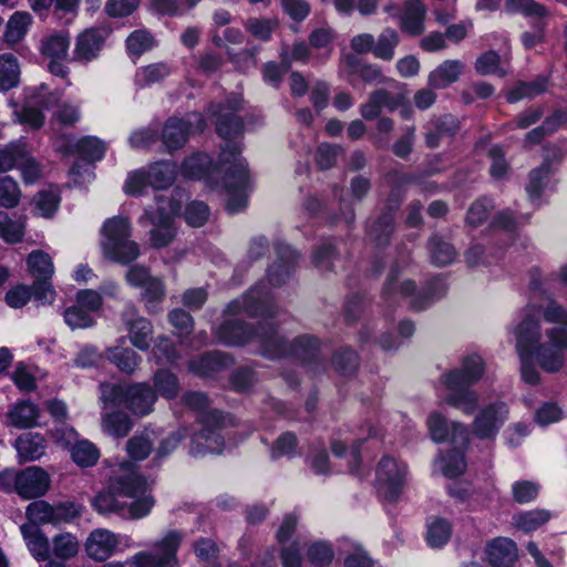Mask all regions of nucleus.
Returning <instances> with one entry per match:
<instances>
[{"mask_svg": "<svg viewBox=\"0 0 567 567\" xmlns=\"http://www.w3.org/2000/svg\"><path fill=\"white\" fill-rule=\"evenodd\" d=\"M332 362L340 374L349 375L357 370L359 365V358L353 350L343 348L334 354Z\"/></svg>", "mask_w": 567, "mask_h": 567, "instance_id": "nucleus-64", "label": "nucleus"}, {"mask_svg": "<svg viewBox=\"0 0 567 567\" xmlns=\"http://www.w3.org/2000/svg\"><path fill=\"white\" fill-rule=\"evenodd\" d=\"M53 554L61 559H70L74 557L80 549L78 538L70 533L56 535L53 540Z\"/></svg>", "mask_w": 567, "mask_h": 567, "instance_id": "nucleus-54", "label": "nucleus"}, {"mask_svg": "<svg viewBox=\"0 0 567 567\" xmlns=\"http://www.w3.org/2000/svg\"><path fill=\"white\" fill-rule=\"evenodd\" d=\"M245 29L258 40L267 41L277 28L278 22L275 19L249 18L245 22Z\"/></svg>", "mask_w": 567, "mask_h": 567, "instance_id": "nucleus-61", "label": "nucleus"}, {"mask_svg": "<svg viewBox=\"0 0 567 567\" xmlns=\"http://www.w3.org/2000/svg\"><path fill=\"white\" fill-rule=\"evenodd\" d=\"M28 268L34 280L51 279L54 266L51 257L41 250L32 251L27 259Z\"/></svg>", "mask_w": 567, "mask_h": 567, "instance_id": "nucleus-37", "label": "nucleus"}, {"mask_svg": "<svg viewBox=\"0 0 567 567\" xmlns=\"http://www.w3.org/2000/svg\"><path fill=\"white\" fill-rule=\"evenodd\" d=\"M18 456L23 462L39 460L44 455L47 444L44 437L39 433L28 432L16 440Z\"/></svg>", "mask_w": 567, "mask_h": 567, "instance_id": "nucleus-29", "label": "nucleus"}, {"mask_svg": "<svg viewBox=\"0 0 567 567\" xmlns=\"http://www.w3.org/2000/svg\"><path fill=\"white\" fill-rule=\"evenodd\" d=\"M399 43V34L393 29H385L381 32L377 43L373 44V54L382 60H391L394 49Z\"/></svg>", "mask_w": 567, "mask_h": 567, "instance_id": "nucleus-53", "label": "nucleus"}, {"mask_svg": "<svg viewBox=\"0 0 567 567\" xmlns=\"http://www.w3.org/2000/svg\"><path fill=\"white\" fill-rule=\"evenodd\" d=\"M184 535L169 530L155 546L156 551H140L127 563L134 567H178L177 549Z\"/></svg>", "mask_w": 567, "mask_h": 567, "instance_id": "nucleus-12", "label": "nucleus"}, {"mask_svg": "<svg viewBox=\"0 0 567 567\" xmlns=\"http://www.w3.org/2000/svg\"><path fill=\"white\" fill-rule=\"evenodd\" d=\"M107 359L125 373H133L141 362V357L132 349L114 347L107 350Z\"/></svg>", "mask_w": 567, "mask_h": 567, "instance_id": "nucleus-40", "label": "nucleus"}, {"mask_svg": "<svg viewBox=\"0 0 567 567\" xmlns=\"http://www.w3.org/2000/svg\"><path fill=\"white\" fill-rule=\"evenodd\" d=\"M100 389L104 410L109 406L115 408L122 404L125 405V400L127 398V386L121 384L103 383L101 384Z\"/></svg>", "mask_w": 567, "mask_h": 567, "instance_id": "nucleus-58", "label": "nucleus"}, {"mask_svg": "<svg viewBox=\"0 0 567 567\" xmlns=\"http://www.w3.org/2000/svg\"><path fill=\"white\" fill-rule=\"evenodd\" d=\"M486 556L494 567H511L518 557L516 544L506 537H497L486 546Z\"/></svg>", "mask_w": 567, "mask_h": 567, "instance_id": "nucleus-24", "label": "nucleus"}, {"mask_svg": "<svg viewBox=\"0 0 567 567\" xmlns=\"http://www.w3.org/2000/svg\"><path fill=\"white\" fill-rule=\"evenodd\" d=\"M464 64L458 60H447L440 64L429 75V85L434 89H444L457 81Z\"/></svg>", "mask_w": 567, "mask_h": 567, "instance_id": "nucleus-31", "label": "nucleus"}, {"mask_svg": "<svg viewBox=\"0 0 567 567\" xmlns=\"http://www.w3.org/2000/svg\"><path fill=\"white\" fill-rule=\"evenodd\" d=\"M451 524L443 518L432 517L427 523L426 542L432 548L444 546L451 538Z\"/></svg>", "mask_w": 567, "mask_h": 567, "instance_id": "nucleus-43", "label": "nucleus"}, {"mask_svg": "<svg viewBox=\"0 0 567 567\" xmlns=\"http://www.w3.org/2000/svg\"><path fill=\"white\" fill-rule=\"evenodd\" d=\"M31 24L32 17L28 12H14L7 22L3 34L4 41L10 45L19 43L28 33Z\"/></svg>", "mask_w": 567, "mask_h": 567, "instance_id": "nucleus-32", "label": "nucleus"}, {"mask_svg": "<svg viewBox=\"0 0 567 567\" xmlns=\"http://www.w3.org/2000/svg\"><path fill=\"white\" fill-rule=\"evenodd\" d=\"M171 71L166 63H153L137 70L134 81L138 87L150 86L167 78Z\"/></svg>", "mask_w": 567, "mask_h": 567, "instance_id": "nucleus-45", "label": "nucleus"}, {"mask_svg": "<svg viewBox=\"0 0 567 567\" xmlns=\"http://www.w3.org/2000/svg\"><path fill=\"white\" fill-rule=\"evenodd\" d=\"M0 215V237L7 243H18L24 235V220L21 215Z\"/></svg>", "mask_w": 567, "mask_h": 567, "instance_id": "nucleus-47", "label": "nucleus"}, {"mask_svg": "<svg viewBox=\"0 0 567 567\" xmlns=\"http://www.w3.org/2000/svg\"><path fill=\"white\" fill-rule=\"evenodd\" d=\"M60 202V190L56 187L50 186L40 190L33 197L32 205L42 213H54L59 208Z\"/></svg>", "mask_w": 567, "mask_h": 567, "instance_id": "nucleus-56", "label": "nucleus"}, {"mask_svg": "<svg viewBox=\"0 0 567 567\" xmlns=\"http://www.w3.org/2000/svg\"><path fill=\"white\" fill-rule=\"evenodd\" d=\"M118 544L117 535L109 529L97 528L89 535L85 550L92 559L103 561L114 553Z\"/></svg>", "mask_w": 567, "mask_h": 567, "instance_id": "nucleus-19", "label": "nucleus"}, {"mask_svg": "<svg viewBox=\"0 0 567 567\" xmlns=\"http://www.w3.org/2000/svg\"><path fill=\"white\" fill-rule=\"evenodd\" d=\"M437 462L443 474L447 477L460 476L466 468L464 454L458 449H454L447 452L445 455L440 456Z\"/></svg>", "mask_w": 567, "mask_h": 567, "instance_id": "nucleus-52", "label": "nucleus"}, {"mask_svg": "<svg viewBox=\"0 0 567 567\" xmlns=\"http://www.w3.org/2000/svg\"><path fill=\"white\" fill-rule=\"evenodd\" d=\"M399 102L385 91H377L371 94L369 101L362 105L361 114L365 120L375 118L383 107L394 110Z\"/></svg>", "mask_w": 567, "mask_h": 567, "instance_id": "nucleus-39", "label": "nucleus"}, {"mask_svg": "<svg viewBox=\"0 0 567 567\" xmlns=\"http://www.w3.org/2000/svg\"><path fill=\"white\" fill-rule=\"evenodd\" d=\"M157 213H179L185 208V213H207L208 207L203 202L188 203V195L181 188L174 189L168 199L157 197Z\"/></svg>", "mask_w": 567, "mask_h": 567, "instance_id": "nucleus-25", "label": "nucleus"}, {"mask_svg": "<svg viewBox=\"0 0 567 567\" xmlns=\"http://www.w3.org/2000/svg\"><path fill=\"white\" fill-rule=\"evenodd\" d=\"M205 120L199 113L187 114L185 118H169L163 130V141L168 148H178L184 145L187 136L195 132H202Z\"/></svg>", "mask_w": 567, "mask_h": 567, "instance_id": "nucleus-15", "label": "nucleus"}, {"mask_svg": "<svg viewBox=\"0 0 567 567\" xmlns=\"http://www.w3.org/2000/svg\"><path fill=\"white\" fill-rule=\"evenodd\" d=\"M153 382L156 392L167 400L175 399L179 393L177 377L167 370H158L155 372Z\"/></svg>", "mask_w": 567, "mask_h": 567, "instance_id": "nucleus-48", "label": "nucleus"}, {"mask_svg": "<svg viewBox=\"0 0 567 567\" xmlns=\"http://www.w3.org/2000/svg\"><path fill=\"white\" fill-rule=\"evenodd\" d=\"M181 173L190 179L214 181L217 176L224 175V184L227 188V208L230 212L247 208V193L251 177L246 161L240 156L237 143H228L219 155L217 164L212 163L206 154H195L186 158L182 165Z\"/></svg>", "mask_w": 567, "mask_h": 567, "instance_id": "nucleus-2", "label": "nucleus"}, {"mask_svg": "<svg viewBox=\"0 0 567 567\" xmlns=\"http://www.w3.org/2000/svg\"><path fill=\"white\" fill-rule=\"evenodd\" d=\"M334 553L326 542H313L308 545L307 558L316 566H324L332 561Z\"/></svg>", "mask_w": 567, "mask_h": 567, "instance_id": "nucleus-63", "label": "nucleus"}, {"mask_svg": "<svg viewBox=\"0 0 567 567\" xmlns=\"http://www.w3.org/2000/svg\"><path fill=\"white\" fill-rule=\"evenodd\" d=\"M103 431L114 437H123L132 429L130 416L121 411L105 413L102 416Z\"/></svg>", "mask_w": 567, "mask_h": 567, "instance_id": "nucleus-42", "label": "nucleus"}, {"mask_svg": "<svg viewBox=\"0 0 567 567\" xmlns=\"http://www.w3.org/2000/svg\"><path fill=\"white\" fill-rule=\"evenodd\" d=\"M50 475L39 466H29L19 471L18 495L23 499L43 496L50 488Z\"/></svg>", "mask_w": 567, "mask_h": 567, "instance_id": "nucleus-16", "label": "nucleus"}, {"mask_svg": "<svg viewBox=\"0 0 567 567\" xmlns=\"http://www.w3.org/2000/svg\"><path fill=\"white\" fill-rule=\"evenodd\" d=\"M182 402L200 413L199 429L190 436L189 453L193 456L220 454L226 449V441H230V429L235 426L234 417L218 410L207 411L209 401L202 392H186L182 396Z\"/></svg>", "mask_w": 567, "mask_h": 567, "instance_id": "nucleus-5", "label": "nucleus"}, {"mask_svg": "<svg viewBox=\"0 0 567 567\" xmlns=\"http://www.w3.org/2000/svg\"><path fill=\"white\" fill-rule=\"evenodd\" d=\"M122 319L128 329L132 344L142 351L147 350L153 336L151 321L146 318L137 317L136 309L132 306L123 311Z\"/></svg>", "mask_w": 567, "mask_h": 567, "instance_id": "nucleus-18", "label": "nucleus"}, {"mask_svg": "<svg viewBox=\"0 0 567 567\" xmlns=\"http://www.w3.org/2000/svg\"><path fill=\"white\" fill-rule=\"evenodd\" d=\"M20 65L18 59L6 53L0 55V90L8 91L19 83Z\"/></svg>", "mask_w": 567, "mask_h": 567, "instance_id": "nucleus-38", "label": "nucleus"}, {"mask_svg": "<svg viewBox=\"0 0 567 567\" xmlns=\"http://www.w3.org/2000/svg\"><path fill=\"white\" fill-rule=\"evenodd\" d=\"M554 171L547 162L530 172L526 193L532 204H537L543 199L545 190L550 187Z\"/></svg>", "mask_w": 567, "mask_h": 567, "instance_id": "nucleus-28", "label": "nucleus"}, {"mask_svg": "<svg viewBox=\"0 0 567 567\" xmlns=\"http://www.w3.org/2000/svg\"><path fill=\"white\" fill-rule=\"evenodd\" d=\"M21 534L31 555L39 561H44L50 556V543L41 529L35 525H22Z\"/></svg>", "mask_w": 567, "mask_h": 567, "instance_id": "nucleus-30", "label": "nucleus"}, {"mask_svg": "<svg viewBox=\"0 0 567 567\" xmlns=\"http://www.w3.org/2000/svg\"><path fill=\"white\" fill-rule=\"evenodd\" d=\"M529 289L533 292L530 301L517 313L512 324L519 320L528 307L537 310L542 344L536 350V362L544 371L555 373L564 367L567 357V310L555 300H549L545 308L533 302V298L542 290L539 274L532 275Z\"/></svg>", "mask_w": 567, "mask_h": 567, "instance_id": "nucleus-4", "label": "nucleus"}, {"mask_svg": "<svg viewBox=\"0 0 567 567\" xmlns=\"http://www.w3.org/2000/svg\"><path fill=\"white\" fill-rule=\"evenodd\" d=\"M429 249L432 262L440 267L450 265L456 257L454 247L437 236L431 238Z\"/></svg>", "mask_w": 567, "mask_h": 567, "instance_id": "nucleus-49", "label": "nucleus"}, {"mask_svg": "<svg viewBox=\"0 0 567 567\" xmlns=\"http://www.w3.org/2000/svg\"><path fill=\"white\" fill-rule=\"evenodd\" d=\"M69 47V33L66 31H56L43 39L41 52L50 59H66Z\"/></svg>", "mask_w": 567, "mask_h": 567, "instance_id": "nucleus-34", "label": "nucleus"}, {"mask_svg": "<svg viewBox=\"0 0 567 567\" xmlns=\"http://www.w3.org/2000/svg\"><path fill=\"white\" fill-rule=\"evenodd\" d=\"M174 215H143L142 225H152L151 243L156 248L167 246L175 237Z\"/></svg>", "mask_w": 567, "mask_h": 567, "instance_id": "nucleus-22", "label": "nucleus"}, {"mask_svg": "<svg viewBox=\"0 0 567 567\" xmlns=\"http://www.w3.org/2000/svg\"><path fill=\"white\" fill-rule=\"evenodd\" d=\"M447 291V286L442 278L431 280L425 290L416 292L415 285L410 279H403L399 265L392 266L382 289V298L386 301H395L398 296L409 298L411 307L423 310L432 302L442 298Z\"/></svg>", "mask_w": 567, "mask_h": 567, "instance_id": "nucleus-9", "label": "nucleus"}, {"mask_svg": "<svg viewBox=\"0 0 567 567\" xmlns=\"http://www.w3.org/2000/svg\"><path fill=\"white\" fill-rule=\"evenodd\" d=\"M35 106L47 107L48 105L44 104L42 100L34 97V100L31 101L28 105H25L20 112L14 111L16 115L19 118V122L27 124L32 128L41 127L44 122V116L42 114V111Z\"/></svg>", "mask_w": 567, "mask_h": 567, "instance_id": "nucleus-55", "label": "nucleus"}, {"mask_svg": "<svg viewBox=\"0 0 567 567\" xmlns=\"http://www.w3.org/2000/svg\"><path fill=\"white\" fill-rule=\"evenodd\" d=\"M153 432L135 434L126 442V452L135 461L145 460L153 451Z\"/></svg>", "mask_w": 567, "mask_h": 567, "instance_id": "nucleus-46", "label": "nucleus"}, {"mask_svg": "<svg viewBox=\"0 0 567 567\" xmlns=\"http://www.w3.org/2000/svg\"><path fill=\"white\" fill-rule=\"evenodd\" d=\"M426 7L421 0H406L401 16V29L412 35H419L424 31Z\"/></svg>", "mask_w": 567, "mask_h": 567, "instance_id": "nucleus-26", "label": "nucleus"}, {"mask_svg": "<svg viewBox=\"0 0 567 567\" xmlns=\"http://www.w3.org/2000/svg\"><path fill=\"white\" fill-rule=\"evenodd\" d=\"M25 143L10 142L0 146V173H7L18 166L20 159L25 157Z\"/></svg>", "mask_w": 567, "mask_h": 567, "instance_id": "nucleus-41", "label": "nucleus"}, {"mask_svg": "<svg viewBox=\"0 0 567 567\" xmlns=\"http://www.w3.org/2000/svg\"><path fill=\"white\" fill-rule=\"evenodd\" d=\"M59 150L64 153L75 154L84 164L75 163L70 175L74 183L82 185L93 178L92 162L100 161L105 154L106 145L103 141L85 136L78 141H66V145H59Z\"/></svg>", "mask_w": 567, "mask_h": 567, "instance_id": "nucleus-10", "label": "nucleus"}, {"mask_svg": "<svg viewBox=\"0 0 567 567\" xmlns=\"http://www.w3.org/2000/svg\"><path fill=\"white\" fill-rule=\"evenodd\" d=\"M277 260L268 269L267 278L250 288L240 298L231 301L225 313L228 317L216 330V338L227 346H244L257 342L262 355L280 359L291 354L305 362L317 359L319 341L311 336H301L287 346L286 340L275 330L272 324L265 322L259 330L252 329L243 321V317L271 318L276 313L272 295L268 286L274 288L284 285L295 270L299 258L289 245L276 246Z\"/></svg>", "mask_w": 567, "mask_h": 567, "instance_id": "nucleus-1", "label": "nucleus"}, {"mask_svg": "<svg viewBox=\"0 0 567 567\" xmlns=\"http://www.w3.org/2000/svg\"><path fill=\"white\" fill-rule=\"evenodd\" d=\"M112 473L107 488L92 499L94 509L103 515L115 513L132 519L147 516L154 498L147 491L145 478L130 462H121Z\"/></svg>", "mask_w": 567, "mask_h": 567, "instance_id": "nucleus-3", "label": "nucleus"}, {"mask_svg": "<svg viewBox=\"0 0 567 567\" xmlns=\"http://www.w3.org/2000/svg\"><path fill=\"white\" fill-rule=\"evenodd\" d=\"M22 193L18 182L11 176L0 177V206L12 209L21 199Z\"/></svg>", "mask_w": 567, "mask_h": 567, "instance_id": "nucleus-51", "label": "nucleus"}, {"mask_svg": "<svg viewBox=\"0 0 567 567\" xmlns=\"http://www.w3.org/2000/svg\"><path fill=\"white\" fill-rule=\"evenodd\" d=\"M537 310L528 307L522 312L519 320L508 327V331L515 337V349L520 360V375L524 382L535 385L539 382V373L532 359H536V350L540 341V331L537 320Z\"/></svg>", "mask_w": 567, "mask_h": 567, "instance_id": "nucleus-7", "label": "nucleus"}, {"mask_svg": "<svg viewBox=\"0 0 567 567\" xmlns=\"http://www.w3.org/2000/svg\"><path fill=\"white\" fill-rule=\"evenodd\" d=\"M8 423L17 429H30L38 424L40 410L33 402L21 400L14 403L7 414Z\"/></svg>", "mask_w": 567, "mask_h": 567, "instance_id": "nucleus-27", "label": "nucleus"}, {"mask_svg": "<svg viewBox=\"0 0 567 567\" xmlns=\"http://www.w3.org/2000/svg\"><path fill=\"white\" fill-rule=\"evenodd\" d=\"M550 518L551 514L546 509H532L514 515L513 525L525 533H530L545 525Z\"/></svg>", "mask_w": 567, "mask_h": 567, "instance_id": "nucleus-36", "label": "nucleus"}, {"mask_svg": "<svg viewBox=\"0 0 567 567\" xmlns=\"http://www.w3.org/2000/svg\"><path fill=\"white\" fill-rule=\"evenodd\" d=\"M25 515L30 522L28 525L39 527L42 524H59L66 520V506H52L45 501H34L27 506Z\"/></svg>", "mask_w": 567, "mask_h": 567, "instance_id": "nucleus-21", "label": "nucleus"}, {"mask_svg": "<svg viewBox=\"0 0 567 567\" xmlns=\"http://www.w3.org/2000/svg\"><path fill=\"white\" fill-rule=\"evenodd\" d=\"M368 227L369 238L375 241L377 245H383L388 243L393 233L392 215H374L373 218L369 219Z\"/></svg>", "mask_w": 567, "mask_h": 567, "instance_id": "nucleus-44", "label": "nucleus"}, {"mask_svg": "<svg viewBox=\"0 0 567 567\" xmlns=\"http://www.w3.org/2000/svg\"><path fill=\"white\" fill-rule=\"evenodd\" d=\"M65 323L72 329H85L92 327L94 319L87 310L83 309L79 303L66 308L63 312Z\"/></svg>", "mask_w": 567, "mask_h": 567, "instance_id": "nucleus-59", "label": "nucleus"}, {"mask_svg": "<svg viewBox=\"0 0 567 567\" xmlns=\"http://www.w3.org/2000/svg\"><path fill=\"white\" fill-rule=\"evenodd\" d=\"M132 229L123 215L107 218L101 228V249L103 256L120 265H130L141 255L140 245L131 239Z\"/></svg>", "mask_w": 567, "mask_h": 567, "instance_id": "nucleus-8", "label": "nucleus"}, {"mask_svg": "<svg viewBox=\"0 0 567 567\" xmlns=\"http://www.w3.org/2000/svg\"><path fill=\"white\" fill-rule=\"evenodd\" d=\"M426 425L431 439L441 443L451 436V441L455 445L465 447L468 444L470 433L465 424L460 422H447L444 414L439 411H432L427 419Z\"/></svg>", "mask_w": 567, "mask_h": 567, "instance_id": "nucleus-14", "label": "nucleus"}, {"mask_svg": "<svg viewBox=\"0 0 567 567\" xmlns=\"http://www.w3.org/2000/svg\"><path fill=\"white\" fill-rule=\"evenodd\" d=\"M231 359L221 352H208L196 360H192L189 369L199 375H209L210 373L228 367Z\"/></svg>", "mask_w": 567, "mask_h": 567, "instance_id": "nucleus-33", "label": "nucleus"}, {"mask_svg": "<svg viewBox=\"0 0 567 567\" xmlns=\"http://www.w3.org/2000/svg\"><path fill=\"white\" fill-rule=\"evenodd\" d=\"M485 369V361L480 354L464 355L458 368L443 373L440 378V384L447 390L442 402L466 415L473 414L478 406V394L471 386L482 379Z\"/></svg>", "mask_w": 567, "mask_h": 567, "instance_id": "nucleus-6", "label": "nucleus"}, {"mask_svg": "<svg viewBox=\"0 0 567 567\" xmlns=\"http://www.w3.org/2000/svg\"><path fill=\"white\" fill-rule=\"evenodd\" d=\"M508 405L503 401L491 402L481 408L472 422V431L482 440L494 439L507 421Z\"/></svg>", "mask_w": 567, "mask_h": 567, "instance_id": "nucleus-13", "label": "nucleus"}, {"mask_svg": "<svg viewBox=\"0 0 567 567\" xmlns=\"http://www.w3.org/2000/svg\"><path fill=\"white\" fill-rule=\"evenodd\" d=\"M150 186L154 189H163L169 187L176 179V167L168 162H159L150 166L146 171Z\"/></svg>", "mask_w": 567, "mask_h": 567, "instance_id": "nucleus-35", "label": "nucleus"}, {"mask_svg": "<svg viewBox=\"0 0 567 567\" xmlns=\"http://www.w3.org/2000/svg\"><path fill=\"white\" fill-rule=\"evenodd\" d=\"M156 400L157 394L148 383H134L127 386L125 406L136 415L151 413Z\"/></svg>", "mask_w": 567, "mask_h": 567, "instance_id": "nucleus-23", "label": "nucleus"}, {"mask_svg": "<svg viewBox=\"0 0 567 567\" xmlns=\"http://www.w3.org/2000/svg\"><path fill=\"white\" fill-rule=\"evenodd\" d=\"M154 38L145 30H136L126 39V48L131 55L140 56L154 47Z\"/></svg>", "mask_w": 567, "mask_h": 567, "instance_id": "nucleus-60", "label": "nucleus"}, {"mask_svg": "<svg viewBox=\"0 0 567 567\" xmlns=\"http://www.w3.org/2000/svg\"><path fill=\"white\" fill-rule=\"evenodd\" d=\"M408 466L402 461L383 455L375 467L377 491L381 498L386 502H395L406 483Z\"/></svg>", "mask_w": 567, "mask_h": 567, "instance_id": "nucleus-11", "label": "nucleus"}, {"mask_svg": "<svg viewBox=\"0 0 567 567\" xmlns=\"http://www.w3.org/2000/svg\"><path fill=\"white\" fill-rule=\"evenodd\" d=\"M111 31L107 28H90L80 33L74 48V59L80 62L95 60Z\"/></svg>", "mask_w": 567, "mask_h": 567, "instance_id": "nucleus-17", "label": "nucleus"}, {"mask_svg": "<svg viewBox=\"0 0 567 567\" xmlns=\"http://www.w3.org/2000/svg\"><path fill=\"white\" fill-rule=\"evenodd\" d=\"M71 456H72V460L80 466L82 467H87V466H93L99 457H100V452L97 450V447L86 441V440H82V441H78L71 449Z\"/></svg>", "mask_w": 567, "mask_h": 567, "instance_id": "nucleus-50", "label": "nucleus"}, {"mask_svg": "<svg viewBox=\"0 0 567 567\" xmlns=\"http://www.w3.org/2000/svg\"><path fill=\"white\" fill-rule=\"evenodd\" d=\"M547 81L544 78L537 79L533 83H518L507 94V101L517 102L525 97H534L546 89Z\"/></svg>", "mask_w": 567, "mask_h": 567, "instance_id": "nucleus-62", "label": "nucleus"}, {"mask_svg": "<svg viewBox=\"0 0 567 567\" xmlns=\"http://www.w3.org/2000/svg\"><path fill=\"white\" fill-rule=\"evenodd\" d=\"M240 103L241 99L236 95L228 101L227 105L219 106L218 111H213V115L216 117V130L221 137L231 138L240 134L243 124L235 114Z\"/></svg>", "mask_w": 567, "mask_h": 567, "instance_id": "nucleus-20", "label": "nucleus"}, {"mask_svg": "<svg viewBox=\"0 0 567 567\" xmlns=\"http://www.w3.org/2000/svg\"><path fill=\"white\" fill-rule=\"evenodd\" d=\"M475 70L482 75H506L507 71L502 66L501 58L495 51H487L480 55L475 62Z\"/></svg>", "mask_w": 567, "mask_h": 567, "instance_id": "nucleus-57", "label": "nucleus"}]
</instances>
